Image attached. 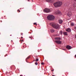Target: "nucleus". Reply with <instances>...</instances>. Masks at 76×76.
<instances>
[{
  "label": "nucleus",
  "mask_w": 76,
  "mask_h": 76,
  "mask_svg": "<svg viewBox=\"0 0 76 76\" xmlns=\"http://www.w3.org/2000/svg\"><path fill=\"white\" fill-rule=\"evenodd\" d=\"M66 48L67 49H68V50H70L72 48H71V46H69V45H67L66 47Z\"/></svg>",
  "instance_id": "7"
},
{
  "label": "nucleus",
  "mask_w": 76,
  "mask_h": 76,
  "mask_svg": "<svg viewBox=\"0 0 76 76\" xmlns=\"http://www.w3.org/2000/svg\"><path fill=\"white\" fill-rule=\"evenodd\" d=\"M75 58H76V55L75 56Z\"/></svg>",
  "instance_id": "26"
},
{
  "label": "nucleus",
  "mask_w": 76,
  "mask_h": 76,
  "mask_svg": "<svg viewBox=\"0 0 76 76\" xmlns=\"http://www.w3.org/2000/svg\"><path fill=\"white\" fill-rule=\"evenodd\" d=\"M21 41H23V40H21Z\"/></svg>",
  "instance_id": "23"
},
{
  "label": "nucleus",
  "mask_w": 76,
  "mask_h": 76,
  "mask_svg": "<svg viewBox=\"0 0 76 76\" xmlns=\"http://www.w3.org/2000/svg\"><path fill=\"white\" fill-rule=\"evenodd\" d=\"M47 18L48 20H53V19H55V17H54V16L53 15H49L47 17Z\"/></svg>",
  "instance_id": "3"
},
{
  "label": "nucleus",
  "mask_w": 76,
  "mask_h": 76,
  "mask_svg": "<svg viewBox=\"0 0 76 76\" xmlns=\"http://www.w3.org/2000/svg\"><path fill=\"white\" fill-rule=\"evenodd\" d=\"M58 22L59 23L61 24V23H63V20H59Z\"/></svg>",
  "instance_id": "10"
},
{
  "label": "nucleus",
  "mask_w": 76,
  "mask_h": 76,
  "mask_svg": "<svg viewBox=\"0 0 76 76\" xmlns=\"http://www.w3.org/2000/svg\"><path fill=\"white\" fill-rule=\"evenodd\" d=\"M66 31H67V32H71V29H70V28H67L66 30Z\"/></svg>",
  "instance_id": "8"
},
{
  "label": "nucleus",
  "mask_w": 76,
  "mask_h": 76,
  "mask_svg": "<svg viewBox=\"0 0 76 76\" xmlns=\"http://www.w3.org/2000/svg\"><path fill=\"white\" fill-rule=\"evenodd\" d=\"M28 1H29V0H28Z\"/></svg>",
  "instance_id": "29"
},
{
  "label": "nucleus",
  "mask_w": 76,
  "mask_h": 76,
  "mask_svg": "<svg viewBox=\"0 0 76 76\" xmlns=\"http://www.w3.org/2000/svg\"><path fill=\"white\" fill-rule=\"evenodd\" d=\"M68 15V16H69V15Z\"/></svg>",
  "instance_id": "37"
},
{
  "label": "nucleus",
  "mask_w": 76,
  "mask_h": 76,
  "mask_svg": "<svg viewBox=\"0 0 76 76\" xmlns=\"http://www.w3.org/2000/svg\"><path fill=\"white\" fill-rule=\"evenodd\" d=\"M52 76H55L54 75H53Z\"/></svg>",
  "instance_id": "30"
},
{
  "label": "nucleus",
  "mask_w": 76,
  "mask_h": 76,
  "mask_svg": "<svg viewBox=\"0 0 76 76\" xmlns=\"http://www.w3.org/2000/svg\"><path fill=\"white\" fill-rule=\"evenodd\" d=\"M53 5L55 7H59L62 5V2L61 1H58L54 3Z\"/></svg>",
  "instance_id": "2"
},
{
  "label": "nucleus",
  "mask_w": 76,
  "mask_h": 76,
  "mask_svg": "<svg viewBox=\"0 0 76 76\" xmlns=\"http://www.w3.org/2000/svg\"><path fill=\"white\" fill-rule=\"evenodd\" d=\"M63 50H64V49H63Z\"/></svg>",
  "instance_id": "34"
},
{
  "label": "nucleus",
  "mask_w": 76,
  "mask_h": 76,
  "mask_svg": "<svg viewBox=\"0 0 76 76\" xmlns=\"http://www.w3.org/2000/svg\"><path fill=\"white\" fill-rule=\"evenodd\" d=\"M21 35H23V33H21Z\"/></svg>",
  "instance_id": "22"
},
{
  "label": "nucleus",
  "mask_w": 76,
  "mask_h": 76,
  "mask_svg": "<svg viewBox=\"0 0 76 76\" xmlns=\"http://www.w3.org/2000/svg\"><path fill=\"white\" fill-rule=\"evenodd\" d=\"M10 36H12V35H10Z\"/></svg>",
  "instance_id": "31"
},
{
  "label": "nucleus",
  "mask_w": 76,
  "mask_h": 76,
  "mask_svg": "<svg viewBox=\"0 0 76 76\" xmlns=\"http://www.w3.org/2000/svg\"><path fill=\"white\" fill-rule=\"evenodd\" d=\"M59 34H61V35H62L63 33H62V31H61L60 32H59Z\"/></svg>",
  "instance_id": "14"
},
{
  "label": "nucleus",
  "mask_w": 76,
  "mask_h": 76,
  "mask_svg": "<svg viewBox=\"0 0 76 76\" xmlns=\"http://www.w3.org/2000/svg\"><path fill=\"white\" fill-rule=\"evenodd\" d=\"M54 69H52V71H54Z\"/></svg>",
  "instance_id": "24"
},
{
  "label": "nucleus",
  "mask_w": 76,
  "mask_h": 76,
  "mask_svg": "<svg viewBox=\"0 0 76 76\" xmlns=\"http://www.w3.org/2000/svg\"><path fill=\"white\" fill-rule=\"evenodd\" d=\"M75 29H76V27H75Z\"/></svg>",
  "instance_id": "32"
},
{
  "label": "nucleus",
  "mask_w": 76,
  "mask_h": 76,
  "mask_svg": "<svg viewBox=\"0 0 76 76\" xmlns=\"http://www.w3.org/2000/svg\"><path fill=\"white\" fill-rule=\"evenodd\" d=\"M34 25H36V26H37V25H38V24H37V23H33Z\"/></svg>",
  "instance_id": "15"
},
{
  "label": "nucleus",
  "mask_w": 76,
  "mask_h": 76,
  "mask_svg": "<svg viewBox=\"0 0 76 76\" xmlns=\"http://www.w3.org/2000/svg\"><path fill=\"white\" fill-rule=\"evenodd\" d=\"M35 65H38V63H37V62H36V63H35Z\"/></svg>",
  "instance_id": "20"
},
{
  "label": "nucleus",
  "mask_w": 76,
  "mask_h": 76,
  "mask_svg": "<svg viewBox=\"0 0 76 76\" xmlns=\"http://www.w3.org/2000/svg\"><path fill=\"white\" fill-rule=\"evenodd\" d=\"M29 38H30L31 39H32V37H29Z\"/></svg>",
  "instance_id": "18"
},
{
  "label": "nucleus",
  "mask_w": 76,
  "mask_h": 76,
  "mask_svg": "<svg viewBox=\"0 0 76 76\" xmlns=\"http://www.w3.org/2000/svg\"><path fill=\"white\" fill-rule=\"evenodd\" d=\"M54 31H55L53 29H52L51 30V32H54Z\"/></svg>",
  "instance_id": "13"
},
{
  "label": "nucleus",
  "mask_w": 76,
  "mask_h": 76,
  "mask_svg": "<svg viewBox=\"0 0 76 76\" xmlns=\"http://www.w3.org/2000/svg\"><path fill=\"white\" fill-rule=\"evenodd\" d=\"M50 25H52V26L56 29H60V26L56 23H50Z\"/></svg>",
  "instance_id": "1"
},
{
  "label": "nucleus",
  "mask_w": 76,
  "mask_h": 76,
  "mask_svg": "<svg viewBox=\"0 0 76 76\" xmlns=\"http://www.w3.org/2000/svg\"><path fill=\"white\" fill-rule=\"evenodd\" d=\"M11 41H13L12 40H11Z\"/></svg>",
  "instance_id": "35"
},
{
  "label": "nucleus",
  "mask_w": 76,
  "mask_h": 76,
  "mask_svg": "<svg viewBox=\"0 0 76 76\" xmlns=\"http://www.w3.org/2000/svg\"><path fill=\"white\" fill-rule=\"evenodd\" d=\"M17 11H18V12H20V10H18Z\"/></svg>",
  "instance_id": "19"
},
{
  "label": "nucleus",
  "mask_w": 76,
  "mask_h": 76,
  "mask_svg": "<svg viewBox=\"0 0 76 76\" xmlns=\"http://www.w3.org/2000/svg\"><path fill=\"white\" fill-rule=\"evenodd\" d=\"M59 13V14H60V12H59V13Z\"/></svg>",
  "instance_id": "27"
},
{
  "label": "nucleus",
  "mask_w": 76,
  "mask_h": 76,
  "mask_svg": "<svg viewBox=\"0 0 76 76\" xmlns=\"http://www.w3.org/2000/svg\"><path fill=\"white\" fill-rule=\"evenodd\" d=\"M75 0V1H76V0Z\"/></svg>",
  "instance_id": "33"
},
{
  "label": "nucleus",
  "mask_w": 76,
  "mask_h": 76,
  "mask_svg": "<svg viewBox=\"0 0 76 76\" xmlns=\"http://www.w3.org/2000/svg\"><path fill=\"white\" fill-rule=\"evenodd\" d=\"M46 1L49 3H54V0H46Z\"/></svg>",
  "instance_id": "6"
},
{
  "label": "nucleus",
  "mask_w": 76,
  "mask_h": 76,
  "mask_svg": "<svg viewBox=\"0 0 76 76\" xmlns=\"http://www.w3.org/2000/svg\"><path fill=\"white\" fill-rule=\"evenodd\" d=\"M20 76H23L22 75H20Z\"/></svg>",
  "instance_id": "28"
},
{
  "label": "nucleus",
  "mask_w": 76,
  "mask_h": 76,
  "mask_svg": "<svg viewBox=\"0 0 76 76\" xmlns=\"http://www.w3.org/2000/svg\"><path fill=\"white\" fill-rule=\"evenodd\" d=\"M74 25H75V23H71V26H74Z\"/></svg>",
  "instance_id": "11"
},
{
  "label": "nucleus",
  "mask_w": 76,
  "mask_h": 76,
  "mask_svg": "<svg viewBox=\"0 0 76 76\" xmlns=\"http://www.w3.org/2000/svg\"><path fill=\"white\" fill-rule=\"evenodd\" d=\"M68 15V16H69V15Z\"/></svg>",
  "instance_id": "38"
},
{
  "label": "nucleus",
  "mask_w": 76,
  "mask_h": 76,
  "mask_svg": "<svg viewBox=\"0 0 76 76\" xmlns=\"http://www.w3.org/2000/svg\"><path fill=\"white\" fill-rule=\"evenodd\" d=\"M34 61H35V60H34Z\"/></svg>",
  "instance_id": "36"
},
{
  "label": "nucleus",
  "mask_w": 76,
  "mask_h": 76,
  "mask_svg": "<svg viewBox=\"0 0 76 76\" xmlns=\"http://www.w3.org/2000/svg\"><path fill=\"white\" fill-rule=\"evenodd\" d=\"M56 39H58V40H60L61 38L59 37H56L55 38Z\"/></svg>",
  "instance_id": "12"
},
{
  "label": "nucleus",
  "mask_w": 76,
  "mask_h": 76,
  "mask_svg": "<svg viewBox=\"0 0 76 76\" xmlns=\"http://www.w3.org/2000/svg\"><path fill=\"white\" fill-rule=\"evenodd\" d=\"M41 64H42V65H43V64H44V62H42V63H41Z\"/></svg>",
  "instance_id": "21"
},
{
  "label": "nucleus",
  "mask_w": 76,
  "mask_h": 76,
  "mask_svg": "<svg viewBox=\"0 0 76 76\" xmlns=\"http://www.w3.org/2000/svg\"><path fill=\"white\" fill-rule=\"evenodd\" d=\"M55 42H56L57 44H61V41L60 40H56V41Z\"/></svg>",
  "instance_id": "5"
},
{
  "label": "nucleus",
  "mask_w": 76,
  "mask_h": 76,
  "mask_svg": "<svg viewBox=\"0 0 76 76\" xmlns=\"http://www.w3.org/2000/svg\"><path fill=\"white\" fill-rule=\"evenodd\" d=\"M63 34H64V35H65L66 36H67V33L66 32H63Z\"/></svg>",
  "instance_id": "9"
},
{
  "label": "nucleus",
  "mask_w": 76,
  "mask_h": 76,
  "mask_svg": "<svg viewBox=\"0 0 76 76\" xmlns=\"http://www.w3.org/2000/svg\"><path fill=\"white\" fill-rule=\"evenodd\" d=\"M39 59H37V58H36V60H35V61L37 62L38 61Z\"/></svg>",
  "instance_id": "16"
},
{
  "label": "nucleus",
  "mask_w": 76,
  "mask_h": 76,
  "mask_svg": "<svg viewBox=\"0 0 76 76\" xmlns=\"http://www.w3.org/2000/svg\"><path fill=\"white\" fill-rule=\"evenodd\" d=\"M30 57V56H28L27 58L26 59H26H28V58Z\"/></svg>",
  "instance_id": "17"
},
{
  "label": "nucleus",
  "mask_w": 76,
  "mask_h": 76,
  "mask_svg": "<svg viewBox=\"0 0 76 76\" xmlns=\"http://www.w3.org/2000/svg\"><path fill=\"white\" fill-rule=\"evenodd\" d=\"M44 12H45V13H49V12H50V9L48 8H46L44 10Z\"/></svg>",
  "instance_id": "4"
},
{
  "label": "nucleus",
  "mask_w": 76,
  "mask_h": 76,
  "mask_svg": "<svg viewBox=\"0 0 76 76\" xmlns=\"http://www.w3.org/2000/svg\"><path fill=\"white\" fill-rule=\"evenodd\" d=\"M21 39H22V38H23V37H21Z\"/></svg>",
  "instance_id": "25"
}]
</instances>
